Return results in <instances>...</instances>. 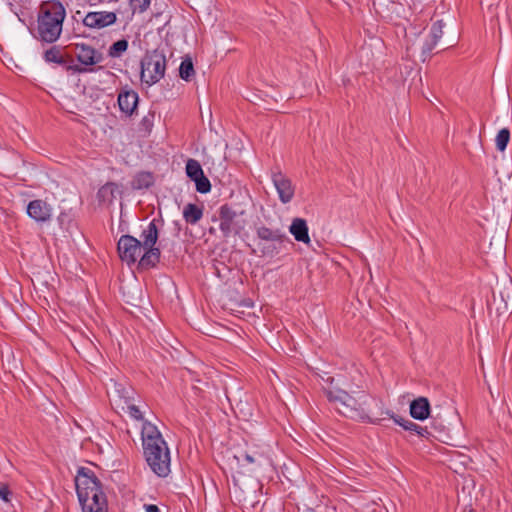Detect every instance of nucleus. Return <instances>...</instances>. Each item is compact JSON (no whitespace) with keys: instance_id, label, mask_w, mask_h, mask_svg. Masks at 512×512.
<instances>
[{"instance_id":"f257e3e1","label":"nucleus","mask_w":512,"mask_h":512,"mask_svg":"<svg viewBox=\"0 0 512 512\" xmlns=\"http://www.w3.org/2000/svg\"><path fill=\"white\" fill-rule=\"evenodd\" d=\"M143 453L150 469L159 477H167L171 471L170 451L158 428L144 421L141 430Z\"/></svg>"},{"instance_id":"f03ea898","label":"nucleus","mask_w":512,"mask_h":512,"mask_svg":"<svg viewBox=\"0 0 512 512\" xmlns=\"http://www.w3.org/2000/svg\"><path fill=\"white\" fill-rule=\"evenodd\" d=\"M330 385L334 378H328ZM342 387L330 386L326 389V396L337 410L345 416L362 420L369 419L367 405L370 400L364 391H358L346 381L338 380Z\"/></svg>"},{"instance_id":"7ed1b4c3","label":"nucleus","mask_w":512,"mask_h":512,"mask_svg":"<svg viewBox=\"0 0 512 512\" xmlns=\"http://www.w3.org/2000/svg\"><path fill=\"white\" fill-rule=\"evenodd\" d=\"M64 6L60 1H45L38 15L37 33L42 41L53 43L61 35Z\"/></svg>"},{"instance_id":"20e7f679","label":"nucleus","mask_w":512,"mask_h":512,"mask_svg":"<svg viewBox=\"0 0 512 512\" xmlns=\"http://www.w3.org/2000/svg\"><path fill=\"white\" fill-rule=\"evenodd\" d=\"M142 241L130 235H123L118 241V253L121 260L133 264L142 255L147 247L155 245L158 239V229L155 221H151L143 230Z\"/></svg>"},{"instance_id":"39448f33","label":"nucleus","mask_w":512,"mask_h":512,"mask_svg":"<svg viewBox=\"0 0 512 512\" xmlns=\"http://www.w3.org/2000/svg\"><path fill=\"white\" fill-rule=\"evenodd\" d=\"M75 489L81 509L86 508V505L94 507L101 501H107L99 480L89 468L78 469L75 476Z\"/></svg>"},{"instance_id":"423d86ee","label":"nucleus","mask_w":512,"mask_h":512,"mask_svg":"<svg viewBox=\"0 0 512 512\" xmlns=\"http://www.w3.org/2000/svg\"><path fill=\"white\" fill-rule=\"evenodd\" d=\"M165 70V54L157 49L147 52L141 60V81L152 86L164 77Z\"/></svg>"},{"instance_id":"0eeeda50","label":"nucleus","mask_w":512,"mask_h":512,"mask_svg":"<svg viewBox=\"0 0 512 512\" xmlns=\"http://www.w3.org/2000/svg\"><path fill=\"white\" fill-rule=\"evenodd\" d=\"M219 228L224 237L239 235L246 227L244 211H235L228 205H223L219 210Z\"/></svg>"},{"instance_id":"6e6552de","label":"nucleus","mask_w":512,"mask_h":512,"mask_svg":"<svg viewBox=\"0 0 512 512\" xmlns=\"http://www.w3.org/2000/svg\"><path fill=\"white\" fill-rule=\"evenodd\" d=\"M68 48L83 65L91 66L103 61V54L86 43H71Z\"/></svg>"},{"instance_id":"1a4fd4ad","label":"nucleus","mask_w":512,"mask_h":512,"mask_svg":"<svg viewBox=\"0 0 512 512\" xmlns=\"http://www.w3.org/2000/svg\"><path fill=\"white\" fill-rule=\"evenodd\" d=\"M272 182L283 204L289 203L294 197V186L291 180L281 172L272 174Z\"/></svg>"},{"instance_id":"9d476101","label":"nucleus","mask_w":512,"mask_h":512,"mask_svg":"<svg viewBox=\"0 0 512 512\" xmlns=\"http://www.w3.org/2000/svg\"><path fill=\"white\" fill-rule=\"evenodd\" d=\"M116 20L117 16L114 12L97 11L89 12L83 18V23L87 27L101 29L114 24Z\"/></svg>"},{"instance_id":"9b49d317","label":"nucleus","mask_w":512,"mask_h":512,"mask_svg":"<svg viewBox=\"0 0 512 512\" xmlns=\"http://www.w3.org/2000/svg\"><path fill=\"white\" fill-rule=\"evenodd\" d=\"M120 194L117 184L109 182L103 185L97 192L96 199L99 206L109 207Z\"/></svg>"},{"instance_id":"f8f14e48","label":"nucleus","mask_w":512,"mask_h":512,"mask_svg":"<svg viewBox=\"0 0 512 512\" xmlns=\"http://www.w3.org/2000/svg\"><path fill=\"white\" fill-rule=\"evenodd\" d=\"M289 232L293 235L294 239L306 245L311 243L309 236V229L305 219L294 218L289 226Z\"/></svg>"},{"instance_id":"ddd939ff","label":"nucleus","mask_w":512,"mask_h":512,"mask_svg":"<svg viewBox=\"0 0 512 512\" xmlns=\"http://www.w3.org/2000/svg\"><path fill=\"white\" fill-rule=\"evenodd\" d=\"M28 215L34 220L41 222L46 221L51 216V209L42 200L31 201L27 206Z\"/></svg>"},{"instance_id":"4468645a","label":"nucleus","mask_w":512,"mask_h":512,"mask_svg":"<svg viewBox=\"0 0 512 512\" xmlns=\"http://www.w3.org/2000/svg\"><path fill=\"white\" fill-rule=\"evenodd\" d=\"M410 414L416 420H425L430 416V404L427 398L419 397L410 404Z\"/></svg>"},{"instance_id":"2eb2a0df","label":"nucleus","mask_w":512,"mask_h":512,"mask_svg":"<svg viewBox=\"0 0 512 512\" xmlns=\"http://www.w3.org/2000/svg\"><path fill=\"white\" fill-rule=\"evenodd\" d=\"M138 103V94L134 91H123L118 96V104L122 112L131 115Z\"/></svg>"},{"instance_id":"dca6fc26","label":"nucleus","mask_w":512,"mask_h":512,"mask_svg":"<svg viewBox=\"0 0 512 512\" xmlns=\"http://www.w3.org/2000/svg\"><path fill=\"white\" fill-rule=\"evenodd\" d=\"M43 58L46 63L56 66L64 65V46L53 45L46 49L43 53Z\"/></svg>"},{"instance_id":"f3484780","label":"nucleus","mask_w":512,"mask_h":512,"mask_svg":"<svg viewBox=\"0 0 512 512\" xmlns=\"http://www.w3.org/2000/svg\"><path fill=\"white\" fill-rule=\"evenodd\" d=\"M444 25L445 24L441 20L435 22L432 25L431 31H430L431 41H430V43H428L422 47V50L424 53L431 52L432 49L436 46V44L438 43V41L441 39V37L443 35Z\"/></svg>"},{"instance_id":"a211bd4d","label":"nucleus","mask_w":512,"mask_h":512,"mask_svg":"<svg viewBox=\"0 0 512 512\" xmlns=\"http://www.w3.org/2000/svg\"><path fill=\"white\" fill-rule=\"evenodd\" d=\"M257 237L264 241H278L281 242L284 238V234L280 229H271L264 225L256 227Z\"/></svg>"},{"instance_id":"6ab92c4d","label":"nucleus","mask_w":512,"mask_h":512,"mask_svg":"<svg viewBox=\"0 0 512 512\" xmlns=\"http://www.w3.org/2000/svg\"><path fill=\"white\" fill-rule=\"evenodd\" d=\"M144 253L140 256L139 264L142 267L148 268L154 266L158 261L160 257V251L158 248L147 247L143 251Z\"/></svg>"},{"instance_id":"aec40b11","label":"nucleus","mask_w":512,"mask_h":512,"mask_svg":"<svg viewBox=\"0 0 512 512\" xmlns=\"http://www.w3.org/2000/svg\"><path fill=\"white\" fill-rule=\"evenodd\" d=\"M203 216V210L193 203H188L183 209V218L189 224H196Z\"/></svg>"},{"instance_id":"412c9836","label":"nucleus","mask_w":512,"mask_h":512,"mask_svg":"<svg viewBox=\"0 0 512 512\" xmlns=\"http://www.w3.org/2000/svg\"><path fill=\"white\" fill-rule=\"evenodd\" d=\"M262 459L263 455L258 452H245L239 456H234V460L239 468H243L245 464H260Z\"/></svg>"},{"instance_id":"4be33fe9","label":"nucleus","mask_w":512,"mask_h":512,"mask_svg":"<svg viewBox=\"0 0 512 512\" xmlns=\"http://www.w3.org/2000/svg\"><path fill=\"white\" fill-rule=\"evenodd\" d=\"M194 74H195V71H194L193 62L190 57H186L185 59H183V61L180 64L179 75H180L181 79H183L185 81H190L191 78L194 76Z\"/></svg>"},{"instance_id":"5701e85b","label":"nucleus","mask_w":512,"mask_h":512,"mask_svg":"<svg viewBox=\"0 0 512 512\" xmlns=\"http://www.w3.org/2000/svg\"><path fill=\"white\" fill-rule=\"evenodd\" d=\"M186 174L191 180L194 181L204 173L200 163L197 160L189 159L186 163Z\"/></svg>"},{"instance_id":"b1692460","label":"nucleus","mask_w":512,"mask_h":512,"mask_svg":"<svg viewBox=\"0 0 512 512\" xmlns=\"http://www.w3.org/2000/svg\"><path fill=\"white\" fill-rule=\"evenodd\" d=\"M128 49V41L121 39L113 43L109 50L108 55L112 58L120 57Z\"/></svg>"},{"instance_id":"393cba45","label":"nucleus","mask_w":512,"mask_h":512,"mask_svg":"<svg viewBox=\"0 0 512 512\" xmlns=\"http://www.w3.org/2000/svg\"><path fill=\"white\" fill-rule=\"evenodd\" d=\"M510 140V131L507 128L501 129L495 138L496 147L499 151L503 152Z\"/></svg>"},{"instance_id":"a878e982","label":"nucleus","mask_w":512,"mask_h":512,"mask_svg":"<svg viewBox=\"0 0 512 512\" xmlns=\"http://www.w3.org/2000/svg\"><path fill=\"white\" fill-rule=\"evenodd\" d=\"M385 414L391 417L397 424L402 426L405 430L415 431L418 434H421L422 428L417 424L408 420L404 421L403 419L394 416L390 411H386Z\"/></svg>"},{"instance_id":"bb28decb","label":"nucleus","mask_w":512,"mask_h":512,"mask_svg":"<svg viewBox=\"0 0 512 512\" xmlns=\"http://www.w3.org/2000/svg\"><path fill=\"white\" fill-rule=\"evenodd\" d=\"M500 297L504 303L505 310H512V283L509 282L503 286Z\"/></svg>"},{"instance_id":"cd10ccee","label":"nucleus","mask_w":512,"mask_h":512,"mask_svg":"<svg viewBox=\"0 0 512 512\" xmlns=\"http://www.w3.org/2000/svg\"><path fill=\"white\" fill-rule=\"evenodd\" d=\"M446 415V410L441 405H436L431 410L430 409V416L435 422L439 421V426L444 425V417Z\"/></svg>"},{"instance_id":"c85d7f7f","label":"nucleus","mask_w":512,"mask_h":512,"mask_svg":"<svg viewBox=\"0 0 512 512\" xmlns=\"http://www.w3.org/2000/svg\"><path fill=\"white\" fill-rule=\"evenodd\" d=\"M194 182L196 184V190L199 193L205 194L211 190L210 181L204 174L202 176H200L199 178L195 179Z\"/></svg>"},{"instance_id":"c756f323","label":"nucleus","mask_w":512,"mask_h":512,"mask_svg":"<svg viewBox=\"0 0 512 512\" xmlns=\"http://www.w3.org/2000/svg\"><path fill=\"white\" fill-rule=\"evenodd\" d=\"M151 0H130V5L133 11H138L140 13L146 11L150 6Z\"/></svg>"},{"instance_id":"7c9ffc66","label":"nucleus","mask_w":512,"mask_h":512,"mask_svg":"<svg viewBox=\"0 0 512 512\" xmlns=\"http://www.w3.org/2000/svg\"><path fill=\"white\" fill-rule=\"evenodd\" d=\"M83 512H108V504L107 501H101L98 506H88L86 505V508L82 509Z\"/></svg>"},{"instance_id":"2f4dec72","label":"nucleus","mask_w":512,"mask_h":512,"mask_svg":"<svg viewBox=\"0 0 512 512\" xmlns=\"http://www.w3.org/2000/svg\"><path fill=\"white\" fill-rule=\"evenodd\" d=\"M129 415L136 420H143V414L140 409L134 404H128Z\"/></svg>"},{"instance_id":"473e14b6","label":"nucleus","mask_w":512,"mask_h":512,"mask_svg":"<svg viewBox=\"0 0 512 512\" xmlns=\"http://www.w3.org/2000/svg\"><path fill=\"white\" fill-rule=\"evenodd\" d=\"M9 495H10V491L8 489L7 486H1L0 487V498L5 501V502H8L9 501Z\"/></svg>"},{"instance_id":"72a5a7b5","label":"nucleus","mask_w":512,"mask_h":512,"mask_svg":"<svg viewBox=\"0 0 512 512\" xmlns=\"http://www.w3.org/2000/svg\"><path fill=\"white\" fill-rule=\"evenodd\" d=\"M243 475H244V472L242 470H237L236 475L233 476L234 486H235V488H239L240 490H241L240 481H241V477Z\"/></svg>"},{"instance_id":"f704fd0d","label":"nucleus","mask_w":512,"mask_h":512,"mask_svg":"<svg viewBox=\"0 0 512 512\" xmlns=\"http://www.w3.org/2000/svg\"><path fill=\"white\" fill-rule=\"evenodd\" d=\"M139 180H142L143 185L148 187L151 184V175L150 174H141L139 175Z\"/></svg>"},{"instance_id":"c9c22d12","label":"nucleus","mask_w":512,"mask_h":512,"mask_svg":"<svg viewBox=\"0 0 512 512\" xmlns=\"http://www.w3.org/2000/svg\"><path fill=\"white\" fill-rule=\"evenodd\" d=\"M144 509L146 512H160L158 506L154 504H146L144 505Z\"/></svg>"},{"instance_id":"e433bc0d","label":"nucleus","mask_w":512,"mask_h":512,"mask_svg":"<svg viewBox=\"0 0 512 512\" xmlns=\"http://www.w3.org/2000/svg\"><path fill=\"white\" fill-rule=\"evenodd\" d=\"M69 229H74L75 232H76V235L78 238H81L82 234L80 232L77 231V225L76 224H73L71 222H69V226H68Z\"/></svg>"},{"instance_id":"4c0bfd02","label":"nucleus","mask_w":512,"mask_h":512,"mask_svg":"<svg viewBox=\"0 0 512 512\" xmlns=\"http://www.w3.org/2000/svg\"><path fill=\"white\" fill-rule=\"evenodd\" d=\"M70 234L73 237V241H76V238L74 237L73 231H70Z\"/></svg>"},{"instance_id":"58836bf2","label":"nucleus","mask_w":512,"mask_h":512,"mask_svg":"<svg viewBox=\"0 0 512 512\" xmlns=\"http://www.w3.org/2000/svg\"><path fill=\"white\" fill-rule=\"evenodd\" d=\"M470 512H472V511H470Z\"/></svg>"}]
</instances>
